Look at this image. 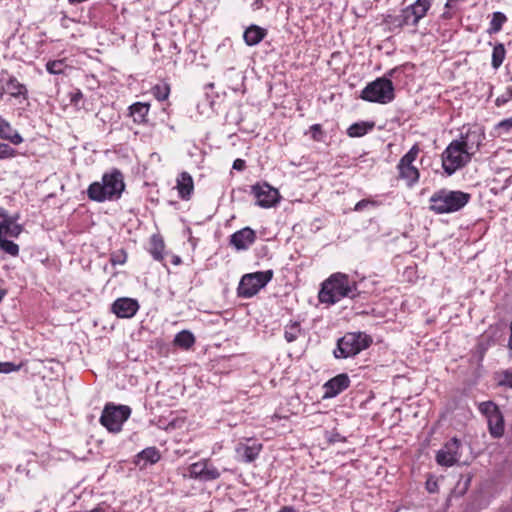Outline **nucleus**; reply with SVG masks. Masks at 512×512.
<instances>
[{"instance_id": "f257e3e1", "label": "nucleus", "mask_w": 512, "mask_h": 512, "mask_svg": "<svg viewBox=\"0 0 512 512\" xmlns=\"http://www.w3.org/2000/svg\"><path fill=\"white\" fill-rule=\"evenodd\" d=\"M358 294L357 283L347 274L337 272L323 282L318 297L321 303L332 305L346 297L355 298Z\"/></svg>"}, {"instance_id": "f03ea898", "label": "nucleus", "mask_w": 512, "mask_h": 512, "mask_svg": "<svg viewBox=\"0 0 512 512\" xmlns=\"http://www.w3.org/2000/svg\"><path fill=\"white\" fill-rule=\"evenodd\" d=\"M124 188L125 184L122 173L114 169L109 173H105L101 181L90 184L87 194L91 200L104 202L120 198Z\"/></svg>"}, {"instance_id": "7ed1b4c3", "label": "nucleus", "mask_w": 512, "mask_h": 512, "mask_svg": "<svg viewBox=\"0 0 512 512\" xmlns=\"http://www.w3.org/2000/svg\"><path fill=\"white\" fill-rule=\"evenodd\" d=\"M469 193L459 190L441 189L430 197V210L436 214H448L461 210L470 201Z\"/></svg>"}, {"instance_id": "20e7f679", "label": "nucleus", "mask_w": 512, "mask_h": 512, "mask_svg": "<svg viewBox=\"0 0 512 512\" xmlns=\"http://www.w3.org/2000/svg\"><path fill=\"white\" fill-rule=\"evenodd\" d=\"M372 343L369 335L363 332L346 333L337 341V347L333 354L335 358L345 359L359 354Z\"/></svg>"}, {"instance_id": "39448f33", "label": "nucleus", "mask_w": 512, "mask_h": 512, "mask_svg": "<svg viewBox=\"0 0 512 512\" xmlns=\"http://www.w3.org/2000/svg\"><path fill=\"white\" fill-rule=\"evenodd\" d=\"M361 98L368 102L387 104L394 99V86L389 78H377L361 92Z\"/></svg>"}, {"instance_id": "423d86ee", "label": "nucleus", "mask_w": 512, "mask_h": 512, "mask_svg": "<svg viewBox=\"0 0 512 512\" xmlns=\"http://www.w3.org/2000/svg\"><path fill=\"white\" fill-rule=\"evenodd\" d=\"M471 159L472 157L468 155V153L460 147V144L454 140L450 142L441 155L443 170L449 176L466 166Z\"/></svg>"}, {"instance_id": "0eeeda50", "label": "nucleus", "mask_w": 512, "mask_h": 512, "mask_svg": "<svg viewBox=\"0 0 512 512\" xmlns=\"http://www.w3.org/2000/svg\"><path fill=\"white\" fill-rule=\"evenodd\" d=\"M131 408L126 405H114L108 403L105 405L100 423L109 431L118 433L122 429L124 422L130 417Z\"/></svg>"}, {"instance_id": "6e6552de", "label": "nucleus", "mask_w": 512, "mask_h": 512, "mask_svg": "<svg viewBox=\"0 0 512 512\" xmlns=\"http://www.w3.org/2000/svg\"><path fill=\"white\" fill-rule=\"evenodd\" d=\"M272 270L258 271L245 274L238 286V295L243 298H251L259 292L272 279Z\"/></svg>"}, {"instance_id": "1a4fd4ad", "label": "nucleus", "mask_w": 512, "mask_h": 512, "mask_svg": "<svg viewBox=\"0 0 512 512\" xmlns=\"http://www.w3.org/2000/svg\"><path fill=\"white\" fill-rule=\"evenodd\" d=\"M419 152L418 144H414L397 165L400 178L405 180L410 187L417 183L420 177L419 170L413 165Z\"/></svg>"}, {"instance_id": "9d476101", "label": "nucleus", "mask_w": 512, "mask_h": 512, "mask_svg": "<svg viewBox=\"0 0 512 512\" xmlns=\"http://www.w3.org/2000/svg\"><path fill=\"white\" fill-rule=\"evenodd\" d=\"M433 0H416L413 4L401 10L398 16L399 25L416 26L427 15Z\"/></svg>"}, {"instance_id": "9b49d317", "label": "nucleus", "mask_w": 512, "mask_h": 512, "mask_svg": "<svg viewBox=\"0 0 512 512\" xmlns=\"http://www.w3.org/2000/svg\"><path fill=\"white\" fill-rule=\"evenodd\" d=\"M485 139V133L481 127L475 125L468 127L465 132H461L458 139L455 142L460 144V147L473 157L480 149Z\"/></svg>"}, {"instance_id": "f8f14e48", "label": "nucleus", "mask_w": 512, "mask_h": 512, "mask_svg": "<svg viewBox=\"0 0 512 512\" xmlns=\"http://www.w3.org/2000/svg\"><path fill=\"white\" fill-rule=\"evenodd\" d=\"M188 470L191 478L201 481H212L221 476L220 471L206 459L192 463Z\"/></svg>"}, {"instance_id": "ddd939ff", "label": "nucleus", "mask_w": 512, "mask_h": 512, "mask_svg": "<svg viewBox=\"0 0 512 512\" xmlns=\"http://www.w3.org/2000/svg\"><path fill=\"white\" fill-rule=\"evenodd\" d=\"M460 446V440L457 438H452L444 445L442 449L437 452V463L446 467H450L458 463L461 457L459 452Z\"/></svg>"}, {"instance_id": "4468645a", "label": "nucleus", "mask_w": 512, "mask_h": 512, "mask_svg": "<svg viewBox=\"0 0 512 512\" xmlns=\"http://www.w3.org/2000/svg\"><path fill=\"white\" fill-rule=\"evenodd\" d=\"M256 204L263 208H270L278 202L279 192L267 183L256 184L252 187Z\"/></svg>"}, {"instance_id": "2eb2a0df", "label": "nucleus", "mask_w": 512, "mask_h": 512, "mask_svg": "<svg viewBox=\"0 0 512 512\" xmlns=\"http://www.w3.org/2000/svg\"><path fill=\"white\" fill-rule=\"evenodd\" d=\"M17 216H10L0 209V238H16L22 232V226L17 223Z\"/></svg>"}, {"instance_id": "dca6fc26", "label": "nucleus", "mask_w": 512, "mask_h": 512, "mask_svg": "<svg viewBox=\"0 0 512 512\" xmlns=\"http://www.w3.org/2000/svg\"><path fill=\"white\" fill-rule=\"evenodd\" d=\"M139 309L137 300L132 298H119L112 304V311L119 318H131Z\"/></svg>"}, {"instance_id": "f3484780", "label": "nucleus", "mask_w": 512, "mask_h": 512, "mask_svg": "<svg viewBox=\"0 0 512 512\" xmlns=\"http://www.w3.org/2000/svg\"><path fill=\"white\" fill-rule=\"evenodd\" d=\"M350 385V379L347 374H339L324 384V398H333L347 389Z\"/></svg>"}, {"instance_id": "a211bd4d", "label": "nucleus", "mask_w": 512, "mask_h": 512, "mask_svg": "<svg viewBox=\"0 0 512 512\" xmlns=\"http://www.w3.org/2000/svg\"><path fill=\"white\" fill-rule=\"evenodd\" d=\"M256 235L254 230L245 227L231 235L230 244L237 250H246L254 243Z\"/></svg>"}, {"instance_id": "6ab92c4d", "label": "nucleus", "mask_w": 512, "mask_h": 512, "mask_svg": "<svg viewBox=\"0 0 512 512\" xmlns=\"http://www.w3.org/2000/svg\"><path fill=\"white\" fill-rule=\"evenodd\" d=\"M261 449L262 445L255 441H252L251 444L239 443L236 447V454L239 460L249 463L258 457Z\"/></svg>"}, {"instance_id": "aec40b11", "label": "nucleus", "mask_w": 512, "mask_h": 512, "mask_svg": "<svg viewBox=\"0 0 512 512\" xmlns=\"http://www.w3.org/2000/svg\"><path fill=\"white\" fill-rule=\"evenodd\" d=\"M0 139L6 140L14 145H19L23 142V137L14 129L11 123L0 115Z\"/></svg>"}, {"instance_id": "412c9836", "label": "nucleus", "mask_w": 512, "mask_h": 512, "mask_svg": "<svg viewBox=\"0 0 512 512\" xmlns=\"http://www.w3.org/2000/svg\"><path fill=\"white\" fill-rule=\"evenodd\" d=\"M160 452L156 447H148L136 455L135 463L141 468L152 465L160 460Z\"/></svg>"}, {"instance_id": "4be33fe9", "label": "nucleus", "mask_w": 512, "mask_h": 512, "mask_svg": "<svg viewBox=\"0 0 512 512\" xmlns=\"http://www.w3.org/2000/svg\"><path fill=\"white\" fill-rule=\"evenodd\" d=\"M176 187L179 196L184 200H188L194 189V183L191 175L187 172H182L177 178Z\"/></svg>"}, {"instance_id": "5701e85b", "label": "nucleus", "mask_w": 512, "mask_h": 512, "mask_svg": "<svg viewBox=\"0 0 512 512\" xmlns=\"http://www.w3.org/2000/svg\"><path fill=\"white\" fill-rule=\"evenodd\" d=\"M487 421L491 436L494 438L502 437L504 434V418L502 413L500 411L494 413V415L487 418Z\"/></svg>"}, {"instance_id": "b1692460", "label": "nucleus", "mask_w": 512, "mask_h": 512, "mask_svg": "<svg viewBox=\"0 0 512 512\" xmlns=\"http://www.w3.org/2000/svg\"><path fill=\"white\" fill-rule=\"evenodd\" d=\"M266 35V31L256 25L248 27L244 34V41L247 45L253 46L258 44Z\"/></svg>"}, {"instance_id": "393cba45", "label": "nucleus", "mask_w": 512, "mask_h": 512, "mask_svg": "<svg viewBox=\"0 0 512 512\" xmlns=\"http://www.w3.org/2000/svg\"><path fill=\"white\" fill-rule=\"evenodd\" d=\"M374 128L373 122H357L347 129L350 137H362Z\"/></svg>"}, {"instance_id": "a878e982", "label": "nucleus", "mask_w": 512, "mask_h": 512, "mask_svg": "<svg viewBox=\"0 0 512 512\" xmlns=\"http://www.w3.org/2000/svg\"><path fill=\"white\" fill-rule=\"evenodd\" d=\"M507 22V17L502 12H494L492 14V18L489 24V28L487 32L491 34H496L502 30L503 25Z\"/></svg>"}, {"instance_id": "bb28decb", "label": "nucleus", "mask_w": 512, "mask_h": 512, "mask_svg": "<svg viewBox=\"0 0 512 512\" xmlns=\"http://www.w3.org/2000/svg\"><path fill=\"white\" fill-rule=\"evenodd\" d=\"M131 115L135 122L142 123L149 112V105L144 103H135L130 107Z\"/></svg>"}, {"instance_id": "cd10ccee", "label": "nucleus", "mask_w": 512, "mask_h": 512, "mask_svg": "<svg viewBox=\"0 0 512 512\" xmlns=\"http://www.w3.org/2000/svg\"><path fill=\"white\" fill-rule=\"evenodd\" d=\"M163 251H164V242L163 240L156 235H153L151 238V249L150 252L155 260L163 259Z\"/></svg>"}, {"instance_id": "c85d7f7f", "label": "nucleus", "mask_w": 512, "mask_h": 512, "mask_svg": "<svg viewBox=\"0 0 512 512\" xmlns=\"http://www.w3.org/2000/svg\"><path fill=\"white\" fill-rule=\"evenodd\" d=\"M174 342L176 345L187 349L194 344L195 338L191 332L183 330L175 336Z\"/></svg>"}, {"instance_id": "c756f323", "label": "nucleus", "mask_w": 512, "mask_h": 512, "mask_svg": "<svg viewBox=\"0 0 512 512\" xmlns=\"http://www.w3.org/2000/svg\"><path fill=\"white\" fill-rule=\"evenodd\" d=\"M68 67L66 59L52 60L46 63V70L54 75L63 74Z\"/></svg>"}, {"instance_id": "7c9ffc66", "label": "nucleus", "mask_w": 512, "mask_h": 512, "mask_svg": "<svg viewBox=\"0 0 512 512\" xmlns=\"http://www.w3.org/2000/svg\"><path fill=\"white\" fill-rule=\"evenodd\" d=\"M7 89L12 97L23 96L26 98L27 96V89L25 85L21 84L16 79L9 80L7 83Z\"/></svg>"}, {"instance_id": "2f4dec72", "label": "nucleus", "mask_w": 512, "mask_h": 512, "mask_svg": "<svg viewBox=\"0 0 512 512\" xmlns=\"http://www.w3.org/2000/svg\"><path fill=\"white\" fill-rule=\"evenodd\" d=\"M505 53V47L503 44L499 43L494 46L491 61L493 68L497 69L502 65L505 58Z\"/></svg>"}, {"instance_id": "473e14b6", "label": "nucleus", "mask_w": 512, "mask_h": 512, "mask_svg": "<svg viewBox=\"0 0 512 512\" xmlns=\"http://www.w3.org/2000/svg\"><path fill=\"white\" fill-rule=\"evenodd\" d=\"M170 87L166 83L157 84L152 88V94L159 101H164L168 98Z\"/></svg>"}, {"instance_id": "72a5a7b5", "label": "nucleus", "mask_w": 512, "mask_h": 512, "mask_svg": "<svg viewBox=\"0 0 512 512\" xmlns=\"http://www.w3.org/2000/svg\"><path fill=\"white\" fill-rule=\"evenodd\" d=\"M300 333V324L293 322L285 327L284 337L287 342H293L297 339Z\"/></svg>"}, {"instance_id": "f704fd0d", "label": "nucleus", "mask_w": 512, "mask_h": 512, "mask_svg": "<svg viewBox=\"0 0 512 512\" xmlns=\"http://www.w3.org/2000/svg\"><path fill=\"white\" fill-rule=\"evenodd\" d=\"M0 249L11 256H16L19 253L18 245L7 238H0Z\"/></svg>"}, {"instance_id": "c9c22d12", "label": "nucleus", "mask_w": 512, "mask_h": 512, "mask_svg": "<svg viewBox=\"0 0 512 512\" xmlns=\"http://www.w3.org/2000/svg\"><path fill=\"white\" fill-rule=\"evenodd\" d=\"M17 155L15 149L6 143H0V160L14 158Z\"/></svg>"}, {"instance_id": "e433bc0d", "label": "nucleus", "mask_w": 512, "mask_h": 512, "mask_svg": "<svg viewBox=\"0 0 512 512\" xmlns=\"http://www.w3.org/2000/svg\"><path fill=\"white\" fill-rule=\"evenodd\" d=\"M480 411L489 418L491 415H494V413L500 411L497 405H495L493 402H483L479 406Z\"/></svg>"}, {"instance_id": "4c0bfd02", "label": "nucleus", "mask_w": 512, "mask_h": 512, "mask_svg": "<svg viewBox=\"0 0 512 512\" xmlns=\"http://www.w3.org/2000/svg\"><path fill=\"white\" fill-rule=\"evenodd\" d=\"M20 366L12 362H0V373H10L19 370Z\"/></svg>"}, {"instance_id": "58836bf2", "label": "nucleus", "mask_w": 512, "mask_h": 512, "mask_svg": "<svg viewBox=\"0 0 512 512\" xmlns=\"http://www.w3.org/2000/svg\"><path fill=\"white\" fill-rule=\"evenodd\" d=\"M499 384L502 386L512 388V372L505 371L503 373L502 379L499 381Z\"/></svg>"}, {"instance_id": "ea45409f", "label": "nucleus", "mask_w": 512, "mask_h": 512, "mask_svg": "<svg viewBox=\"0 0 512 512\" xmlns=\"http://www.w3.org/2000/svg\"><path fill=\"white\" fill-rule=\"evenodd\" d=\"M83 98V93L78 89L75 92L71 93L70 96V102L76 106L79 107L80 101Z\"/></svg>"}, {"instance_id": "a19ab883", "label": "nucleus", "mask_w": 512, "mask_h": 512, "mask_svg": "<svg viewBox=\"0 0 512 512\" xmlns=\"http://www.w3.org/2000/svg\"><path fill=\"white\" fill-rule=\"evenodd\" d=\"M498 129H502L505 132L512 130V116L510 118L500 121L497 125Z\"/></svg>"}, {"instance_id": "79ce46f5", "label": "nucleus", "mask_w": 512, "mask_h": 512, "mask_svg": "<svg viewBox=\"0 0 512 512\" xmlns=\"http://www.w3.org/2000/svg\"><path fill=\"white\" fill-rule=\"evenodd\" d=\"M310 131L312 133V138L314 140H320L322 135L321 126L319 124H314L310 127Z\"/></svg>"}, {"instance_id": "37998d69", "label": "nucleus", "mask_w": 512, "mask_h": 512, "mask_svg": "<svg viewBox=\"0 0 512 512\" xmlns=\"http://www.w3.org/2000/svg\"><path fill=\"white\" fill-rule=\"evenodd\" d=\"M375 202L374 201H371V200H367V199H363V200H360L359 202L356 203L355 207H354V210L355 211H362L363 209H365L367 206L369 205H374Z\"/></svg>"}, {"instance_id": "c03bdc74", "label": "nucleus", "mask_w": 512, "mask_h": 512, "mask_svg": "<svg viewBox=\"0 0 512 512\" xmlns=\"http://www.w3.org/2000/svg\"><path fill=\"white\" fill-rule=\"evenodd\" d=\"M245 168V161L242 159H236L233 162V169L241 171Z\"/></svg>"}, {"instance_id": "a18cd8bd", "label": "nucleus", "mask_w": 512, "mask_h": 512, "mask_svg": "<svg viewBox=\"0 0 512 512\" xmlns=\"http://www.w3.org/2000/svg\"><path fill=\"white\" fill-rule=\"evenodd\" d=\"M126 260V256L124 255L123 258H120V257H116V256H112L111 258V262L113 265H116V264H123Z\"/></svg>"}, {"instance_id": "49530a36", "label": "nucleus", "mask_w": 512, "mask_h": 512, "mask_svg": "<svg viewBox=\"0 0 512 512\" xmlns=\"http://www.w3.org/2000/svg\"><path fill=\"white\" fill-rule=\"evenodd\" d=\"M436 488H437V484L435 482L432 484L430 482H427V490L430 493H434L436 491Z\"/></svg>"}, {"instance_id": "de8ad7c7", "label": "nucleus", "mask_w": 512, "mask_h": 512, "mask_svg": "<svg viewBox=\"0 0 512 512\" xmlns=\"http://www.w3.org/2000/svg\"><path fill=\"white\" fill-rule=\"evenodd\" d=\"M507 100H508V98H505V97H498V98L496 99V105L500 106V105H502V104L506 103V102H507Z\"/></svg>"}, {"instance_id": "09e8293b", "label": "nucleus", "mask_w": 512, "mask_h": 512, "mask_svg": "<svg viewBox=\"0 0 512 512\" xmlns=\"http://www.w3.org/2000/svg\"><path fill=\"white\" fill-rule=\"evenodd\" d=\"M278 512H297V511L293 507L285 506L281 510H279Z\"/></svg>"}, {"instance_id": "8fccbe9b", "label": "nucleus", "mask_w": 512, "mask_h": 512, "mask_svg": "<svg viewBox=\"0 0 512 512\" xmlns=\"http://www.w3.org/2000/svg\"><path fill=\"white\" fill-rule=\"evenodd\" d=\"M508 347H509V349L512 350V320L510 323V337H509V341H508Z\"/></svg>"}, {"instance_id": "3c124183", "label": "nucleus", "mask_w": 512, "mask_h": 512, "mask_svg": "<svg viewBox=\"0 0 512 512\" xmlns=\"http://www.w3.org/2000/svg\"><path fill=\"white\" fill-rule=\"evenodd\" d=\"M396 70H397L396 68H395V69H391V70L387 73V75H386V76H388V77H392V76H393V74L396 72Z\"/></svg>"}, {"instance_id": "603ef678", "label": "nucleus", "mask_w": 512, "mask_h": 512, "mask_svg": "<svg viewBox=\"0 0 512 512\" xmlns=\"http://www.w3.org/2000/svg\"><path fill=\"white\" fill-rule=\"evenodd\" d=\"M450 1L451 0H448L447 3L445 4L446 7H450Z\"/></svg>"}, {"instance_id": "864d4df0", "label": "nucleus", "mask_w": 512, "mask_h": 512, "mask_svg": "<svg viewBox=\"0 0 512 512\" xmlns=\"http://www.w3.org/2000/svg\"><path fill=\"white\" fill-rule=\"evenodd\" d=\"M35 512H40V510H36Z\"/></svg>"}]
</instances>
